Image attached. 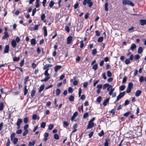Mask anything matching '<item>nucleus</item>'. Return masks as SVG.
Segmentation results:
<instances>
[{"instance_id":"423d86ee","label":"nucleus","mask_w":146,"mask_h":146,"mask_svg":"<svg viewBox=\"0 0 146 146\" xmlns=\"http://www.w3.org/2000/svg\"><path fill=\"white\" fill-rule=\"evenodd\" d=\"M94 123L93 122H91V121H89L88 122V125H87V129H90L93 127L94 126Z\"/></svg>"},{"instance_id":"20e7f679","label":"nucleus","mask_w":146,"mask_h":146,"mask_svg":"<svg viewBox=\"0 0 146 146\" xmlns=\"http://www.w3.org/2000/svg\"><path fill=\"white\" fill-rule=\"evenodd\" d=\"M125 94V91L120 93L118 96L117 97V98L115 102L118 101L120 99L124 96Z\"/></svg>"},{"instance_id":"774afa93","label":"nucleus","mask_w":146,"mask_h":146,"mask_svg":"<svg viewBox=\"0 0 146 146\" xmlns=\"http://www.w3.org/2000/svg\"><path fill=\"white\" fill-rule=\"evenodd\" d=\"M28 132V130H26L23 133V136L26 135Z\"/></svg>"},{"instance_id":"c85d7f7f","label":"nucleus","mask_w":146,"mask_h":146,"mask_svg":"<svg viewBox=\"0 0 146 146\" xmlns=\"http://www.w3.org/2000/svg\"><path fill=\"white\" fill-rule=\"evenodd\" d=\"M74 97L72 96H70L69 98V100L70 101L72 102L74 100Z\"/></svg>"},{"instance_id":"6ab92c4d","label":"nucleus","mask_w":146,"mask_h":146,"mask_svg":"<svg viewBox=\"0 0 146 146\" xmlns=\"http://www.w3.org/2000/svg\"><path fill=\"white\" fill-rule=\"evenodd\" d=\"M106 142L104 143V146H108V142L110 141V139H107L106 140Z\"/></svg>"},{"instance_id":"e2e57ef3","label":"nucleus","mask_w":146,"mask_h":146,"mask_svg":"<svg viewBox=\"0 0 146 146\" xmlns=\"http://www.w3.org/2000/svg\"><path fill=\"white\" fill-rule=\"evenodd\" d=\"M37 115L36 114H34L33 115L32 118L33 120H36L37 119Z\"/></svg>"},{"instance_id":"5701e85b","label":"nucleus","mask_w":146,"mask_h":146,"mask_svg":"<svg viewBox=\"0 0 146 146\" xmlns=\"http://www.w3.org/2000/svg\"><path fill=\"white\" fill-rule=\"evenodd\" d=\"M27 86L25 85V87L24 91V95L25 96L28 92V90L27 88Z\"/></svg>"},{"instance_id":"473e14b6","label":"nucleus","mask_w":146,"mask_h":146,"mask_svg":"<svg viewBox=\"0 0 146 146\" xmlns=\"http://www.w3.org/2000/svg\"><path fill=\"white\" fill-rule=\"evenodd\" d=\"M18 141V139L17 138H15L13 139V143L15 144Z\"/></svg>"},{"instance_id":"052dcab7","label":"nucleus","mask_w":146,"mask_h":146,"mask_svg":"<svg viewBox=\"0 0 146 146\" xmlns=\"http://www.w3.org/2000/svg\"><path fill=\"white\" fill-rule=\"evenodd\" d=\"M65 29L68 33H69L70 31V29L68 27L66 26L65 28Z\"/></svg>"},{"instance_id":"de8ad7c7","label":"nucleus","mask_w":146,"mask_h":146,"mask_svg":"<svg viewBox=\"0 0 146 146\" xmlns=\"http://www.w3.org/2000/svg\"><path fill=\"white\" fill-rule=\"evenodd\" d=\"M28 121V118L27 117H25L24 119V122L25 123H27Z\"/></svg>"},{"instance_id":"864d4df0","label":"nucleus","mask_w":146,"mask_h":146,"mask_svg":"<svg viewBox=\"0 0 146 146\" xmlns=\"http://www.w3.org/2000/svg\"><path fill=\"white\" fill-rule=\"evenodd\" d=\"M45 17V14L44 13L42 14L41 16V20H44Z\"/></svg>"},{"instance_id":"bb28decb","label":"nucleus","mask_w":146,"mask_h":146,"mask_svg":"<svg viewBox=\"0 0 146 146\" xmlns=\"http://www.w3.org/2000/svg\"><path fill=\"white\" fill-rule=\"evenodd\" d=\"M35 143V141H33L32 142H30L29 143V146H34Z\"/></svg>"},{"instance_id":"4d7b16f0","label":"nucleus","mask_w":146,"mask_h":146,"mask_svg":"<svg viewBox=\"0 0 146 146\" xmlns=\"http://www.w3.org/2000/svg\"><path fill=\"white\" fill-rule=\"evenodd\" d=\"M101 99L102 97L101 96H99L97 98L96 101L98 102H100L101 100Z\"/></svg>"},{"instance_id":"7c9ffc66","label":"nucleus","mask_w":146,"mask_h":146,"mask_svg":"<svg viewBox=\"0 0 146 146\" xmlns=\"http://www.w3.org/2000/svg\"><path fill=\"white\" fill-rule=\"evenodd\" d=\"M35 92L36 90L34 89H33V90H32L31 94V96L32 97H33L35 95Z\"/></svg>"},{"instance_id":"a19ab883","label":"nucleus","mask_w":146,"mask_h":146,"mask_svg":"<svg viewBox=\"0 0 146 146\" xmlns=\"http://www.w3.org/2000/svg\"><path fill=\"white\" fill-rule=\"evenodd\" d=\"M130 60L129 59H127L125 60V63L126 64H128L130 63Z\"/></svg>"},{"instance_id":"4be33fe9","label":"nucleus","mask_w":146,"mask_h":146,"mask_svg":"<svg viewBox=\"0 0 146 146\" xmlns=\"http://www.w3.org/2000/svg\"><path fill=\"white\" fill-rule=\"evenodd\" d=\"M44 87V85H42L40 86L38 92H41L43 90Z\"/></svg>"},{"instance_id":"f3484780","label":"nucleus","mask_w":146,"mask_h":146,"mask_svg":"<svg viewBox=\"0 0 146 146\" xmlns=\"http://www.w3.org/2000/svg\"><path fill=\"white\" fill-rule=\"evenodd\" d=\"M31 44L32 45H35L36 44V40L35 38H32V39L31 40Z\"/></svg>"},{"instance_id":"f8f14e48","label":"nucleus","mask_w":146,"mask_h":146,"mask_svg":"<svg viewBox=\"0 0 146 146\" xmlns=\"http://www.w3.org/2000/svg\"><path fill=\"white\" fill-rule=\"evenodd\" d=\"M9 37V35L7 32H4V35L2 37V39H5Z\"/></svg>"},{"instance_id":"6e6d98bb","label":"nucleus","mask_w":146,"mask_h":146,"mask_svg":"<svg viewBox=\"0 0 146 146\" xmlns=\"http://www.w3.org/2000/svg\"><path fill=\"white\" fill-rule=\"evenodd\" d=\"M127 80V78L126 76H125L123 78L122 80V83H125Z\"/></svg>"},{"instance_id":"4c0bfd02","label":"nucleus","mask_w":146,"mask_h":146,"mask_svg":"<svg viewBox=\"0 0 146 146\" xmlns=\"http://www.w3.org/2000/svg\"><path fill=\"white\" fill-rule=\"evenodd\" d=\"M134 56V58L137 60H139L140 58V56L138 54L135 55Z\"/></svg>"},{"instance_id":"7ed1b4c3","label":"nucleus","mask_w":146,"mask_h":146,"mask_svg":"<svg viewBox=\"0 0 146 146\" xmlns=\"http://www.w3.org/2000/svg\"><path fill=\"white\" fill-rule=\"evenodd\" d=\"M43 64L44 66L43 67V69L44 70H46L47 69H48V68H49V67H51L52 66V65L51 64H46L44 62H43Z\"/></svg>"},{"instance_id":"b1692460","label":"nucleus","mask_w":146,"mask_h":146,"mask_svg":"<svg viewBox=\"0 0 146 146\" xmlns=\"http://www.w3.org/2000/svg\"><path fill=\"white\" fill-rule=\"evenodd\" d=\"M98 67V64H96L93 65L92 67V68L94 70L96 71Z\"/></svg>"},{"instance_id":"a18cd8bd","label":"nucleus","mask_w":146,"mask_h":146,"mask_svg":"<svg viewBox=\"0 0 146 146\" xmlns=\"http://www.w3.org/2000/svg\"><path fill=\"white\" fill-rule=\"evenodd\" d=\"M103 39V37H100L98 38V42H102Z\"/></svg>"},{"instance_id":"79ce46f5","label":"nucleus","mask_w":146,"mask_h":146,"mask_svg":"<svg viewBox=\"0 0 146 146\" xmlns=\"http://www.w3.org/2000/svg\"><path fill=\"white\" fill-rule=\"evenodd\" d=\"M54 2L52 1H51L49 4V6L50 7H52L54 5Z\"/></svg>"},{"instance_id":"58836bf2","label":"nucleus","mask_w":146,"mask_h":146,"mask_svg":"<svg viewBox=\"0 0 146 146\" xmlns=\"http://www.w3.org/2000/svg\"><path fill=\"white\" fill-rule=\"evenodd\" d=\"M108 86H109V84L108 83H106L104 84L103 87V89H105L107 87H108Z\"/></svg>"},{"instance_id":"f03ea898","label":"nucleus","mask_w":146,"mask_h":146,"mask_svg":"<svg viewBox=\"0 0 146 146\" xmlns=\"http://www.w3.org/2000/svg\"><path fill=\"white\" fill-rule=\"evenodd\" d=\"M122 4L123 5H128L132 7L134 6V5L133 3L128 0H123L122 1Z\"/></svg>"},{"instance_id":"5fc2aeb1","label":"nucleus","mask_w":146,"mask_h":146,"mask_svg":"<svg viewBox=\"0 0 146 146\" xmlns=\"http://www.w3.org/2000/svg\"><path fill=\"white\" fill-rule=\"evenodd\" d=\"M83 41L81 40L80 42V48H82L84 46V44L83 43Z\"/></svg>"},{"instance_id":"f704fd0d","label":"nucleus","mask_w":146,"mask_h":146,"mask_svg":"<svg viewBox=\"0 0 146 146\" xmlns=\"http://www.w3.org/2000/svg\"><path fill=\"white\" fill-rule=\"evenodd\" d=\"M99 136L101 137L104 135V132L103 130H102L98 134Z\"/></svg>"},{"instance_id":"2f4dec72","label":"nucleus","mask_w":146,"mask_h":146,"mask_svg":"<svg viewBox=\"0 0 146 146\" xmlns=\"http://www.w3.org/2000/svg\"><path fill=\"white\" fill-rule=\"evenodd\" d=\"M15 133H13L11 135V140L12 141H13V138H14L15 136Z\"/></svg>"},{"instance_id":"c756f323","label":"nucleus","mask_w":146,"mask_h":146,"mask_svg":"<svg viewBox=\"0 0 146 146\" xmlns=\"http://www.w3.org/2000/svg\"><path fill=\"white\" fill-rule=\"evenodd\" d=\"M46 125V123L45 122H42L40 124V127L42 128H44Z\"/></svg>"},{"instance_id":"37998d69","label":"nucleus","mask_w":146,"mask_h":146,"mask_svg":"<svg viewBox=\"0 0 146 146\" xmlns=\"http://www.w3.org/2000/svg\"><path fill=\"white\" fill-rule=\"evenodd\" d=\"M131 114L130 112H128L126 113H125L123 115L125 117H127L128 116L129 114Z\"/></svg>"},{"instance_id":"0eeeda50","label":"nucleus","mask_w":146,"mask_h":146,"mask_svg":"<svg viewBox=\"0 0 146 146\" xmlns=\"http://www.w3.org/2000/svg\"><path fill=\"white\" fill-rule=\"evenodd\" d=\"M78 115V112L77 111L75 112L74 113L72 116L71 118V120L72 121Z\"/></svg>"},{"instance_id":"09e8293b","label":"nucleus","mask_w":146,"mask_h":146,"mask_svg":"<svg viewBox=\"0 0 146 146\" xmlns=\"http://www.w3.org/2000/svg\"><path fill=\"white\" fill-rule=\"evenodd\" d=\"M107 75L108 77H110L112 76V74L109 71H107Z\"/></svg>"},{"instance_id":"72a5a7b5","label":"nucleus","mask_w":146,"mask_h":146,"mask_svg":"<svg viewBox=\"0 0 146 146\" xmlns=\"http://www.w3.org/2000/svg\"><path fill=\"white\" fill-rule=\"evenodd\" d=\"M133 84L132 82H130L128 84V87L131 89L133 87Z\"/></svg>"},{"instance_id":"6e6552de","label":"nucleus","mask_w":146,"mask_h":146,"mask_svg":"<svg viewBox=\"0 0 146 146\" xmlns=\"http://www.w3.org/2000/svg\"><path fill=\"white\" fill-rule=\"evenodd\" d=\"M11 44L13 48H15L17 46V43L16 40L14 39L13 40L11 41Z\"/></svg>"},{"instance_id":"13d9d810","label":"nucleus","mask_w":146,"mask_h":146,"mask_svg":"<svg viewBox=\"0 0 146 146\" xmlns=\"http://www.w3.org/2000/svg\"><path fill=\"white\" fill-rule=\"evenodd\" d=\"M102 84H99L97 85V88L98 89H99L101 90V89L102 88Z\"/></svg>"},{"instance_id":"aec40b11","label":"nucleus","mask_w":146,"mask_h":146,"mask_svg":"<svg viewBox=\"0 0 146 146\" xmlns=\"http://www.w3.org/2000/svg\"><path fill=\"white\" fill-rule=\"evenodd\" d=\"M60 90L59 88L57 89L56 90V94L57 96H59L60 93Z\"/></svg>"},{"instance_id":"2eb2a0df","label":"nucleus","mask_w":146,"mask_h":146,"mask_svg":"<svg viewBox=\"0 0 146 146\" xmlns=\"http://www.w3.org/2000/svg\"><path fill=\"white\" fill-rule=\"evenodd\" d=\"M141 91L140 90H137L136 91L135 94V96L136 97L139 96L141 94Z\"/></svg>"},{"instance_id":"3c124183","label":"nucleus","mask_w":146,"mask_h":146,"mask_svg":"<svg viewBox=\"0 0 146 146\" xmlns=\"http://www.w3.org/2000/svg\"><path fill=\"white\" fill-rule=\"evenodd\" d=\"M29 79V77L28 76H26L24 79V84H26V82L28 81Z\"/></svg>"},{"instance_id":"39448f33","label":"nucleus","mask_w":146,"mask_h":146,"mask_svg":"<svg viewBox=\"0 0 146 146\" xmlns=\"http://www.w3.org/2000/svg\"><path fill=\"white\" fill-rule=\"evenodd\" d=\"M62 66L61 65H56L54 67V71L56 72L62 68Z\"/></svg>"},{"instance_id":"e433bc0d","label":"nucleus","mask_w":146,"mask_h":146,"mask_svg":"<svg viewBox=\"0 0 146 146\" xmlns=\"http://www.w3.org/2000/svg\"><path fill=\"white\" fill-rule=\"evenodd\" d=\"M20 58L19 57H15L13 58V60L14 61H17L20 60Z\"/></svg>"},{"instance_id":"c9c22d12","label":"nucleus","mask_w":146,"mask_h":146,"mask_svg":"<svg viewBox=\"0 0 146 146\" xmlns=\"http://www.w3.org/2000/svg\"><path fill=\"white\" fill-rule=\"evenodd\" d=\"M3 104L2 102L0 103V110H3Z\"/></svg>"},{"instance_id":"393cba45","label":"nucleus","mask_w":146,"mask_h":146,"mask_svg":"<svg viewBox=\"0 0 146 146\" xmlns=\"http://www.w3.org/2000/svg\"><path fill=\"white\" fill-rule=\"evenodd\" d=\"M50 77H46L44 79L41 80V82H43V81L46 82V81H47L49 79H50Z\"/></svg>"},{"instance_id":"1a4fd4ad","label":"nucleus","mask_w":146,"mask_h":146,"mask_svg":"<svg viewBox=\"0 0 146 146\" xmlns=\"http://www.w3.org/2000/svg\"><path fill=\"white\" fill-rule=\"evenodd\" d=\"M9 46L8 45H6L5 48L4 53H8L9 51Z\"/></svg>"},{"instance_id":"9d476101","label":"nucleus","mask_w":146,"mask_h":146,"mask_svg":"<svg viewBox=\"0 0 146 146\" xmlns=\"http://www.w3.org/2000/svg\"><path fill=\"white\" fill-rule=\"evenodd\" d=\"M72 38V37L71 36H69L68 37L67 42L68 44H69L71 43Z\"/></svg>"},{"instance_id":"338daca9","label":"nucleus","mask_w":146,"mask_h":146,"mask_svg":"<svg viewBox=\"0 0 146 146\" xmlns=\"http://www.w3.org/2000/svg\"><path fill=\"white\" fill-rule=\"evenodd\" d=\"M69 123L66 121H64L63 122V125L65 126H68L69 125Z\"/></svg>"},{"instance_id":"412c9836","label":"nucleus","mask_w":146,"mask_h":146,"mask_svg":"<svg viewBox=\"0 0 146 146\" xmlns=\"http://www.w3.org/2000/svg\"><path fill=\"white\" fill-rule=\"evenodd\" d=\"M49 70V69H46L45 72H44V75L45 76H48V77H49L50 75L48 73V70Z\"/></svg>"},{"instance_id":"dca6fc26","label":"nucleus","mask_w":146,"mask_h":146,"mask_svg":"<svg viewBox=\"0 0 146 146\" xmlns=\"http://www.w3.org/2000/svg\"><path fill=\"white\" fill-rule=\"evenodd\" d=\"M109 100V98H108L106 99V100H105L103 103V105L104 106H106L107 104V103L108 102Z\"/></svg>"},{"instance_id":"680f3d73","label":"nucleus","mask_w":146,"mask_h":146,"mask_svg":"<svg viewBox=\"0 0 146 146\" xmlns=\"http://www.w3.org/2000/svg\"><path fill=\"white\" fill-rule=\"evenodd\" d=\"M54 126L52 124H50L48 126V129L49 130H51L53 128Z\"/></svg>"},{"instance_id":"ddd939ff","label":"nucleus","mask_w":146,"mask_h":146,"mask_svg":"<svg viewBox=\"0 0 146 146\" xmlns=\"http://www.w3.org/2000/svg\"><path fill=\"white\" fill-rule=\"evenodd\" d=\"M140 24L141 25H143L146 24V20L141 19L140 20Z\"/></svg>"},{"instance_id":"69168bd1","label":"nucleus","mask_w":146,"mask_h":146,"mask_svg":"<svg viewBox=\"0 0 146 146\" xmlns=\"http://www.w3.org/2000/svg\"><path fill=\"white\" fill-rule=\"evenodd\" d=\"M131 88H130L128 87H127L126 90V92L127 93H130L131 90Z\"/></svg>"},{"instance_id":"49530a36","label":"nucleus","mask_w":146,"mask_h":146,"mask_svg":"<svg viewBox=\"0 0 146 146\" xmlns=\"http://www.w3.org/2000/svg\"><path fill=\"white\" fill-rule=\"evenodd\" d=\"M125 86L124 85H123L119 87L120 89L121 90H123L125 89Z\"/></svg>"},{"instance_id":"a878e982","label":"nucleus","mask_w":146,"mask_h":146,"mask_svg":"<svg viewBox=\"0 0 146 146\" xmlns=\"http://www.w3.org/2000/svg\"><path fill=\"white\" fill-rule=\"evenodd\" d=\"M143 51V48L142 47H139V48L138 50V52L139 54L141 53Z\"/></svg>"},{"instance_id":"ea45409f","label":"nucleus","mask_w":146,"mask_h":146,"mask_svg":"<svg viewBox=\"0 0 146 146\" xmlns=\"http://www.w3.org/2000/svg\"><path fill=\"white\" fill-rule=\"evenodd\" d=\"M97 53L96 50V49H94L92 52V54L93 55H95Z\"/></svg>"},{"instance_id":"f257e3e1","label":"nucleus","mask_w":146,"mask_h":146,"mask_svg":"<svg viewBox=\"0 0 146 146\" xmlns=\"http://www.w3.org/2000/svg\"><path fill=\"white\" fill-rule=\"evenodd\" d=\"M87 3L89 7H91L93 5V3L91 1V0H84L83 2V5H85Z\"/></svg>"},{"instance_id":"603ef678","label":"nucleus","mask_w":146,"mask_h":146,"mask_svg":"<svg viewBox=\"0 0 146 146\" xmlns=\"http://www.w3.org/2000/svg\"><path fill=\"white\" fill-rule=\"evenodd\" d=\"M88 113L86 112L84 113L83 115V117L84 118H86L88 116Z\"/></svg>"},{"instance_id":"8fccbe9b","label":"nucleus","mask_w":146,"mask_h":146,"mask_svg":"<svg viewBox=\"0 0 146 146\" xmlns=\"http://www.w3.org/2000/svg\"><path fill=\"white\" fill-rule=\"evenodd\" d=\"M129 103V101L128 100H126L125 101L124 104V106H125L128 104Z\"/></svg>"},{"instance_id":"cd10ccee","label":"nucleus","mask_w":146,"mask_h":146,"mask_svg":"<svg viewBox=\"0 0 146 146\" xmlns=\"http://www.w3.org/2000/svg\"><path fill=\"white\" fill-rule=\"evenodd\" d=\"M108 3L107 2H106L105 3V5H104L105 10L106 11H108Z\"/></svg>"},{"instance_id":"bf43d9fd","label":"nucleus","mask_w":146,"mask_h":146,"mask_svg":"<svg viewBox=\"0 0 146 146\" xmlns=\"http://www.w3.org/2000/svg\"><path fill=\"white\" fill-rule=\"evenodd\" d=\"M139 80L140 82H142L144 81V77L142 76H141L139 79Z\"/></svg>"},{"instance_id":"c03bdc74","label":"nucleus","mask_w":146,"mask_h":146,"mask_svg":"<svg viewBox=\"0 0 146 146\" xmlns=\"http://www.w3.org/2000/svg\"><path fill=\"white\" fill-rule=\"evenodd\" d=\"M54 138L56 139H58L59 138V136L57 134H55L54 135Z\"/></svg>"},{"instance_id":"4468645a","label":"nucleus","mask_w":146,"mask_h":146,"mask_svg":"<svg viewBox=\"0 0 146 146\" xmlns=\"http://www.w3.org/2000/svg\"><path fill=\"white\" fill-rule=\"evenodd\" d=\"M22 122L23 121L21 119H18L16 123V125H20Z\"/></svg>"},{"instance_id":"0e129e2a","label":"nucleus","mask_w":146,"mask_h":146,"mask_svg":"<svg viewBox=\"0 0 146 146\" xmlns=\"http://www.w3.org/2000/svg\"><path fill=\"white\" fill-rule=\"evenodd\" d=\"M36 11V8H35L33 9V11H32V16H34Z\"/></svg>"},{"instance_id":"a211bd4d","label":"nucleus","mask_w":146,"mask_h":146,"mask_svg":"<svg viewBox=\"0 0 146 146\" xmlns=\"http://www.w3.org/2000/svg\"><path fill=\"white\" fill-rule=\"evenodd\" d=\"M136 46L134 44H132L130 48L132 50H133L136 48Z\"/></svg>"},{"instance_id":"9b49d317","label":"nucleus","mask_w":146,"mask_h":146,"mask_svg":"<svg viewBox=\"0 0 146 146\" xmlns=\"http://www.w3.org/2000/svg\"><path fill=\"white\" fill-rule=\"evenodd\" d=\"M77 127V124L76 123L73 126V130L72 131V133H73L74 132H76L77 131V129H76Z\"/></svg>"}]
</instances>
